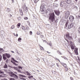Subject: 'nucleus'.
<instances>
[{"label": "nucleus", "instance_id": "f257e3e1", "mask_svg": "<svg viewBox=\"0 0 80 80\" xmlns=\"http://www.w3.org/2000/svg\"><path fill=\"white\" fill-rule=\"evenodd\" d=\"M49 19V20H51L52 22L55 21V15L54 14V13L53 12L51 14Z\"/></svg>", "mask_w": 80, "mask_h": 80}, {"label": "nucleus", "instance_id": "f03ea898", "mask_svg": "<svg viewBox=\"0 0 80 80\" xmlns=\"http://www.w3.org/2000/svg\"><path fill=\"white\" fill-rule=\"evenodd\" d=\"M9 75L11 77H14L16 79L18 78V76L17 75L14 73H13L12 72H9Z\"/></svg>", "mask_w": 80, "mask_h": 80}, {"label": "nucleus", "instance_id": "7ed1b4c3", "mask_svg": "<svg viewBox=\"0 0 80 80\" xmlns=\"http://www.w3.org/2000/svg\"><path fill=\"white\" fill-rule=\"evenodd\" d=\"M45 5L44 4H42L40 7V10L41 12H45Z\"/></svg>", "mask_w": 80, "mask_h": 80}, {"label": "nucleus", "instance_id": "20e7f679", "mask_svg": "<svg viewBox=\"0 0 80 80\" xmlns=\"http://www.w3.org/2000/svg\"><path fill=\"white\" fill-rule=\"evenodd\" d=\"M66 37L69 40H72V37L71 35H70V34L69 33H67L66 35Z\"/></svg>", "mask_w": 80, "mask_h": 80}, {"label": "nucleus", "instance_id": "39448f33", "mask_svg": "<svg viewBox=\"0 0 80 80\" xmlns=\"http://www.w3.org/2000/svg\"><path fill=\"white\" fill-rule=\"evenodd\" d=\"M64 13L66 18H68L69 17V15H70V12L68 11H65Z\"/></svg>", "mask_w": 80, "mask_h": 80}, {"label": "nucleus", "instance_id": "423d86ee", "mask_svg": "<svg viewBox=\"0 0 80 80\" xmlns=\"http://www.w3.org/2000/svg\"><path fill=\"white\" fill-rule=\"evenodd\" d=\"M65 2L64 1H62L61 2V3H60V7H65Z\"/></svg>", "mask_w": 80, "mask_h": 80}, {"label": "nucleus", "instance_id": "0eeeda50", "mask_svg": "<svg viewBox=\"0 0 80 80\" xmlns=\"http://www.w3.org/2000/svg\"><path fill=\"white\" fill-rule=\"evenodd\" d=\"M74 26V23H71V24H69L68 26V29H70V28H72Z\"/></svg>", "mask_w": 80, "mask_h": 80}, {"label": "nucleus", "instance_id": "6e6552de", "mask_svg": "<svg viewBox=\"0 0 80 80\" xmlns=\"http://www.w3.org/2000/svg\"><path fill=\"white\" fill-rule=\"evenodd\" d=\"M24 8H23V11L25 13H27V12L28 11V8L25 5H24L23 6Z\"/></svg>", "mask_w": 80, "mask_h": 80}, {"label": "nucleus", "instance_id": "1a4fd4ad", "mask_svg": "<svg viewBox=\"0 0 80 80\" xmlns=\"http://www.w3.org/2000/svg\"><path fill=\"white\" fill-rule=\"evenodd\" d=\"M69 19L70 22H73L74 20V17L73 16H70L69 17Z\"/></svg>", "mask_w": 80, "mask_h": 80}, {"label": "nucleus", "instance_id": "9d476101", "mask_svg": "<svg viewBox=\"0 0 80 80\" xmlns=\"http://www.w3.org/2000/svg\"><path fill=\"white\" fill-rule=\"evenodd\" d=\"M18 76H19L20 78V79H21V80H26V79H25L24 78H22V77H26V76L23 75H22L21 74H18Z\"/></svg>", "mask_w": 80, "mask_h": 80}, {"label": "nucleus", "instance_id": "9b49d317", "mask_svg": "<svg viewBox=\"0 0 80 80\" xmlns=\"http://www.w3.org/2000/svg\"><path fill=\"white\" fill-rule=\"evenodd\" d=\"M67 41L68 42V43H69V45H70L71 46V45H74V43L73 42H72L71 41L68 42V41L67 40Z\"/></svg>", "mask_w": 80, "mask_h": 80}, {"label": "nucleus", "instance_id": "f8f14e48", "mask_svg": "<svg viewBox=\"0 0 80 80\" xmlns=\"http://www.w3.org/2000/svg\"><path fill=\"white\" fill-rule=\"evenodd\" d=\"M55 13L58 16L59 15H60V12L58 11H55Z\"/></svg>", "mask_w": 80, "mask_h": 80}, {"label": "nucleus", "instance_id": "ddd939ff", "mask_svg": "<svg viewBox=\"0 0 80 80\" xmlns=\"http://www.w3.org/2000/svg\"><path fill=\"white\" fill-rule=\"evenodd\" d=\"M51 12V10H50V9H48L47 11V13H48L49 16H50V12Z\"/></svg>", "mask_w": 80, "mask_h": 80}, {"label": "nucleus", "instance_id": "4468645a", "mask_svg": "<svg viewBox=\"0 0 80 80\" xmlns=\"http://www.w3.org/2000/svg\"><path fill=\"white\" fill-rule=\"evenodd\" d=\"M0 74H3V77H5L7 76V75L4 74V72H2V71L1 70H0Z\"/></svg>", "mask_w": 80, "mask_h": 80}, {"label": "nucleus", "instance_id": "2eb2a0df", "mask_svg": "<svg viewBox=\"0 0 80 80\" xmlns=\"http://www.w3.org/2000/svg\"><path fill=\"white\" fill-rule=\"evenodd\" d=\"M75 53H76V55H78V48H75L74 50Z\"/></svg>", "mask_w": 80, "mask_h": 80}, {"label": "nucleus", "instance_id": "dca6fc26", "mask_svg": "<svg viewBox=\"0 0 80 80\" xmlns=\"http://www.w3.org/2000/svg\"><path fill=\"white\" fill-rule=\"evenodd\" d=\"M6 56H7V58H9L11 57L10 56V55L9 54H7V53H6Z\"/></svg>", "mask_w": 80, "mask_h": 80}, {"label": "nucleus", "instance_id": "f3484780", "mask_svg": "<svg viewBox=\"0 0 80 80\" xmlns=\"http://www.w3.org/2000/svg\"><path fill=\"white\" fill-rule=\"evenodd\" d=\"M71 47L72 50H74V48H75V45L74 44L72 45H71Z\"/></svg>", "mask_w": 80, "mask_h": 80}, {"label": "nucleus", "instance_id": "a211bd4d", "mask_svg": "<svg viewBox=\"0 0 80 80\" xmlns=\"http://www.w3.org/2000/svg\"><path fill=\"white\" fill-rule=\"evenodd\" d=\"M66 1L67 3L68 4H69V3H70V2H71L72 1L71 0H66Z\"/></svg>", "mask_w": 80, "mask_h": 80}, {"label": "nucleus", "instance_id": "6ab92c4d", "mask_svg": "<svg viewBox=\"0 0 80 80\" xmlns=\"http://www.w3.org/2000/svg\"><path fill=\"white\" fill-rule=\"evenodd\" d=\"M11 62L12 63H13V64H14V65H16V66H18V64H16V63H15V62H13V61H11Z\"/></svg>", "mask_w": 80, "mask_h": 80}, {"label": "nucleus", "instance_id": "aec40b11", "mask_svg": "<svg viewBox=\"0 0 80 80\" xmlns=\"http://www.w3.org/2000/svg\"><path fill=\"white\" fill-rule=\"evenodd\" d=\"M74 9L75 11H76V10H78V8H77V7L74 6Z\"/></svg>", "mask_w": 80, "mask_h": 80}, {"label": "nucleus", "instance_id": "412c9836", "mask_svg": "<svg viewBox=\"0 0 80 80\" xmlns=\"http://www.w3.org/2000/svg\"><path fill=\"white\" fill-rule=\"evenodd\" d=\"M62 65H63V67H65V68H66L67 67V64H63V63H61Z\"/></svg>", "mask_w": 80, "mask_h": 80}, {"label": "nucleus", "instance_id": "4be33fe9", "mask_svg": "<svg viewBox=\"0 0 80 80\" xmlns=\"http://www.w3.org/2000/svg\"><path fill=\"white\" fill-rule=\"evenodd\" d=\"M22 28L23 30V31H24V32H25V30H26V28H25V27L22 26Z\"/></svg>", "mask_w": 80, "mask_h": 80}, {"label": "nucleus", "instance_id": "5701e85b", "mask_svg": "<svg viewBox=\"0 0 80 80\" xmlns=\"http://www.w3.org/2000/svg\"><path fill=\"white\" fill-rule=\"evenodd\" d=\"M39 48L42 50H44V48L43 47L41 46H39Z\"/></svg>", "mask_w": 80, "mask_h": 80}, {"label": "nucleus", "instance_id": "b1692460", "mask_svg": "<svg viewBox=\"0 0 80 80\" xmlns=\"http://www.w3.org/2000/svg\"><path fill=\"white\" fill-rule=\"evenodd\" d=\"M26 73H27V75H29V76L31 75V74L30 73H29L28 71L26 72Z\"/></svg>", "mask_w": 80, "mask_h": 80}, {"label": "nucleus", "instance_id": "393cba45", "mask_svg": "<svg viewBox=\"0 0 80 80\" xmlns=\"http://www.w3.org/2000/svg\"><path fill=\"white\" fill-rule=\"evenodd\" d=\"M7 11L8 12H10V11H11V10H10V9L8 8H7Z\"/></svg>", "mask_w": 80, "mask_h": 80}, {"label": "nucleus", "instance_id": "a878e982", "mask_svg": "<svg viewBox=\"0 0 80 80\" xmlns=\"http://www.w3.org/2000/svg\"><path fill=\"white\" fill-rule=\"evenodd\" d=\"M57 52L58 53V54H59V55H62V54L59 51H58Z\"/></svg>", "mask_w": 80, "mask_h": 80}, {"label": "nucleus", "instance_id": "bb28decb", "mask_svg": "<svg viewBox=\"0 0 80 80\" xmlns=\"http://www.w3.org/2000/svg\"><path fill=\"white\" fill-rule=\"evenodd\" d=\"M13 12H9V15H10L11 16H12V15H13Z\"/></svg>", "mask_w": 80, "mask_h": 80}, {"label": "nucleus", "instance_id": "cd10ccee", "mask_svg": "<svg viewBox=\"0 0 80 80\" xmlns=\"http://www.w3.org/2000/svg\"><path fill=\"white\" fill-rule=\"evenodd\" d=\"M4 68H7V64H5V65L4 66Z\"/></svg>", "mask_w": 80, "mask_h": 80}, {"label": "nucleus", "instance_id": "c85d7f7f", "mask_svg": "<svg viewBox=\"0 0 80 80\" xmlns=\"http://www.w3.org/2000/svg\"><path fill=\"white\" fill-rule=\"evenodd\" d=\"M15 28V26L14 25H12V27H11V29H13Z\"/></svg>", "mask_w": 80, "mask_h": 80}, {"label": "nucleus", "instance_id": "c756f323", "mask_svg": "<svg viewBox=\"0 0 80 80\" xmlns=\"http://www.w3.org/2000/svg\"><path fill=\"white\" fill-rule=\"evenodd\" d=\"M68 23V22H67L65 25V27H67Z\"/></svg>", "mask_w": 80, "mask_h": 80}, {"label": "nucleus", "instance_id": "7c9ffc66", "mask_svg": "<svg viewBox=\"0 0 80 80\" xmlns=\"http://www.w3.org/2000/svg\"><path fill=\"white\" fill-rule=\"evenodd\" d=\"M17 71H18V72H20V73H21V71L18 69H17Z\"/></svg>", "mask_w": 80, "mask_h": 80}, {"label": "nucleus", "instance_id": "2f4dec72", "mask_svg": "<svg viewBox=\"0 0 80 80\" xmlns=\"http://www.w3.org/2000/svg\"><path fill=\"white\" fill-rule=\"evenodd\" d=\"M22 38H19L18 39V42H19V41L21 40Z\"/></svg>", "mask_w": 80, "mask_h": 80}, {"label": "nucleus", "instance_id": "473e14b6", "mask_svg": "<svg viewBox=\"0 0 80 80\" xmlns=\"http://www.w3.org/2000/svg\"><path fill=\"white\" fill-rule=\"evenodd\" d=\"M2 55H0V61H2Z\"/></svg>", "mask_w": 80, "mask_h": 80}, {"label": "nucleus", "instance_id": "72a5a7b5", "mask_svg": "<svg viewBox=\"0 0 80 80\" xmlns=\"http://www.w3.org/2000/svg\"><path fill=\"white\" fill-rule=\"evenodd\" d=\"M9 80H15V79L13 78H10Z\"/></svg>", "mask_w": 80, "mask_h": 80}, {"label": "nucleus", "instance_id": "f704fd0d", "mask_svg": "<svg viewBox=\"0 0 80 80\" xmlns=\"http://www.w3.org/2000/svg\"><path fill=\"white\" fill-rule=\"evenodd\" d=\"M17 60H19V61H20L21 60V59H20V58L18 57V58H17Z\"/></svg>", "mask_w": 80, "mask_h": 80}, {"label": "nucleus", "instance_id": "c9c22d12", "mask_svg": "<svg viewBox=\"0 0 80 80\" xmlns=\"http://www.w3.org/2000/svg\"><path fill=\"white\" fill-rule=\"evenodd\" d=\"M20 25H21V24H20V23H18V27H20Z\"/></svg>", "mask_w": 80, "mask_h": 80}, {"label": "nucleus", "instance_id": "e433bc0d", "mask_svg": "<svg viewBox=\"0 0 80 80\" xmlns=\"http://www.w3.org/2000/svg\"><path fill=\"white\" fill-rule=\"evenodd\" d=\"M13 68L15 70H17V69H18V68H17V67H14Z\"/></svg>", "mask_w": 80, "mask_h": 80}, {"label": "nucleus", "instance_id": "4c0bfd02", "mask_svg": "<svg viewBox=\"0 0 80 80\" xmlns=\"http://www.w3.org/2000/svg\"><path fill=\"white\" fill-rule=\"evenodd\" d=\"M18 68L19 69L20 68L21 69H22V68H22V67H21L20 66H18Z\"/></svg>", "mask_w": 80, "mask_h": 80}, {"label": "nucleus", "instance_id": "58836bf2", "mask_svg": "<svg viewBox=\"0 0 80 80\" xmlns=\"http://www.w3.org/2000/svg\"><path fill=\"white\" fill-rule=\"evenodd\" d=\"M34 2L35 3H37V1L36 0H34Z\"/></svg>", "mask_w": 80, "mask_h": 80}, {"label": "nucleus", "instance_id": "ea45409f", "mask_svg": "<svg viewBox=\"0 0 80 80\" xmlns=\"http://www.w3.org/2000/svg\"><path fill=\"white\" fill-rule=\"evenodd\" d=\"M22 19V18H21V17H19V18H18V20H21V19Z\"/></svg>", "mask_w": 80, "mask_h": 80}, {"label": "nucleus", "instance_id": "a19ab883", "mask_svg": "<svg viewBox=\"0 0 80 80\" xmlns=\"http://www.w3.org/2000/svg\"><path fill=\"white\" fill-rule=\"evenodd\" d=\"M3 58L4 60H5L7 59V58L6 57H3Z\"/></svg>", "mask_w": 80, "mask_h": 80}, {"label": "nucleus", "instance_id": "79ce46f5", "mask_svg": "<svg viewBox=\"0 0 80 80\" xmlns=\"http://www.w3.org/2000/svg\"><path fill=\"white\" fill-rule=\"evenodd\" d=\"M24 20H27L28 19V18L27 17H25L24 18Z\"/></svg>", "mask_w": 80, "mask_h": 80}, {"label": "nucleus", "instance_id": "37998d69", "mask_svg": "<svg viewBox=\"0 0 80 80\" xmlns=\"http://www.w3.org/2000/svg\"><path fill=\"white\" fill-rule=\"evenodd\" d=\"M5 56H6V54H3L2 55L3 57H5Z\"/></svg>", "mask_w": 80, "mask_h": 80}, {"label": "nucleus", "instance_id": "c03bdc74", "mask_svg": "<svg viewBox=\"0 0 80 80\" xmlns=\"http://www.w3.org/2000/svg\"><path fill=\"white\" fill-rule=\"evenodd\" d=\"M0 50L1 51V52H3V48H0Z\"/></svg>", "mask_w": 80, "mask_h": 80}, {"label": "nucleus", "instance_id": "a18cd8bd", "mask_svg": "<svg viewBox=\"0 0 80 80\" xmlns=\"http://www.w3.org/2000/svg\"><path fill=\"white\" fill-rule=\"evenodd\" d=\"M28 78H33V76H32L30 77H28Z\"/></svg>", "mask_w": 80, "mask_h": 80}, {"label": "nucleus", "instance_id": "49530a36", "mask_svg": "<svg viewBox=\"0 0 80 80\" xmlns=\"http://www.w3.org/2000/svg\"><path fill=\"white\" fill-rule=\"evenodd\" d=\"M14 62H16V63H18V61H17L16 60H14Z\"/></svg>", "mask_w": 80, "mask_h": 80}, {"label": "nucleus", "instance_id": "de8ad7c7", "mask_svg": "<svg viewBox=\"0 0 80 80\" xmlns=\"http://www.w3.org/2000/svg\"><path fill=\"white\" fill-rule=\"evenodd\" d=\"M65 70V71H68V68H66Z\"/></svg>", "mask_w": 80, "mask_h": 80}, {"label": "nucleus", "instance_id": "09e8293b", "mask_svg": "<svg viewBox=\"0 0 80 80\" xmlns=\"http://www.w3.org/2000/svg\"><path fill=\"white\" fill-rule=\"evenodd\" d=\"M20 13H22V14H23V12H22V10H20Z\"/></svg>", "mask_w": 80, "mask_h": 80}, {"label": "nucleus", "instance_id": "8fccbe9b", "mask_svg": "<svg viewBox=\"0 0 80 80\" xmlns=\"http://www.w3.org/2000/svg\"><path fill=\"white\" fill-rule=\"evenodd\" d=\"M37 35H40V32H37Z\"/></svg>", "mask_w": 80, "mask_h": 80}, {"label": "nucleus", "instance_id": "3c124183", "mask_svg": "<svg viewBox=\"0 0 80 80\" xmlns=\"http://www.w3.org/2000/svg\"><path fill=\"white\" fill-rule=\"evenodd\" d=\"M49 45L50 46H52V44H51V42H49Z\"/></svg>", "mask_w": 80, "mask_h": 80}, {"label": "nucleus", "instance_id": "603ef678", "mask_svg": "<svg viewBox=\"0 0 80 80\" xmlns=\"http://www.w3.org/2000/svg\"><path fill=\"white\" fill-rule=\"evenodd\" d=\"M11 59H12V60H13V61L14 62V61H15V59H14V58H12Z\"/></svg>", "mask_w": 80, "mask_h": 80}, {"label": "nucleus", "instance_id": "864d4df0", "mask_svg": "<svg viewBox=\"0 0 80 80\" xmlns=\"http://www.w3.org/2000/svg\"><path fill=\"white\" fill-rule=\"evenodd\" d=\"M6 62V63H8V60L7 59Z\"/></svg>", "mask_w": 80, "mask_h": 80}, {"label": "nucleus", "instance_id": "5fc2aeb1", "mask_svg": "<svg viewBox=\"0 0 80 80\" xmlns=\"http://www.w3.org/2000/svg\"><path fill=\"white\" fill-rule=\"evenodd\" d=\"M70 79H71V80H73V78H72V77H71L70 78Z\"/></svg>", "mask_w": 80, "mask_h": 80}, {"label": "nucleus", "instance_id": "6e6d98bb", "mask_svg": "<svg viewBox=\"0 0 80 80\" xmlns=\"http://www.w3.org/2000/svg\"><path fill=\"white\" fill-rule=\"evenodd\" d=\"M30 34L31 35H32V31L30 32Z\"/></svg>", "mask_w": 80, "mask_h": 80}, {"label": "nucleus", "instance_id": "4d7b16f0", "mask_svg": "<svg viewBox=\"0 0 80 80\" xmlns=\"http://www.w3.org/2000/svg\"><path fill=\"white\" fill-rule=\"evenodd\" d=\"M56 64L57 65V67H59V65H58V64H57V63Z\"/></svg>", "mask_w": 80, "mask_h": 80}, {"label": "nucleus", "instance_id": "13d9d810", "mask_svg": "<svg viewBox=\"0 0 80 80\" xmlns=\"http://www.w3.org/2000/svg\"><path fill=\"white\" fill-rule=\"evenodd\" d=\"M43 37V35H41V37Z\"/></svg>", "mask_w": 80, "mask_h": 80}, {"label": "nucleus", "instance_id": "bf43d9fd", "mask_svg": "<svg viewBox=\"0 0 80 80\" xmlns=\"http://www.w3.org/2000/svg\"><path fill=\"white\" fill-rule=\"evenodd\" d=\"M55 59H56V60H58V59L57 58H55Z\"/></svg>", "mask_w": 80, "mask_h": 80}, {"label": "nucleus", "instance_id": "052dcab7", "mask_svg": "<svg viewBox=\"0 0 80 80\" xmlns=\"http://www.w3.org/2000/svg\"><path fill=\"white\" fill-rule=\"evenodd\" d=\"M18 34H16V37H18Z\"/></svg>", "mask_w": 80, "mask_h": 80}, {"label": "nucleus", "instance_id": "680f3d73", "mask_svg": "<svg viewBox=\"0 0 80 80\" xmlns=\"http://www.w3.org/2000/svg\"><path fill=\"white\" fill-rule=\"evenodd\" d=\"M58 0H55V1H54V2H57V1Z\"/></svg>", "mask_w": 80, "mask_h": 80}, {"label": "nucleus", "instance_id": "e2e57ef3", "mask_svg": "<svg viewBox=\"0 0 80 80\" xmlns=\"http://www.w3.org/2000/svg\"><path fill=\"white\" fill-rule=\"evenodd\" d=\"M42 60L44 61V62H45V61L44 60V58H42Z\"/></svg>", "mask_w": 80, "mask_h": 80}, {"label": "nucleus", "instance_id": "0e129e2a", "mask_svg": "<svg viewBox=\"0 0 80 80\" xmlns=\"http://www.w3.org/2000/svg\"><path fill=\"white\" fill-rule=\"evenodd\" d=\"M43 42H45V43H47V42L45 41V40H43Z\"/></svg>", "mask_w": 80, "mask_h": 80}, {"label": "nucleus", "instance_id": "69168bd1", "mask_svg": "<svg viewBox=\"0 0 80 80\" xmlns=\"http://www.w3.org/2000/svg\"><path fill=\"white\" fill-rule=\"evenodd\" d=\"M11 52H12V53H14V52H13V51H12Z\"/></svg>", "mask_w": 80, "mask_h": 80}, {"label": "nucleus", "instance_id": "338daca9", "mask_svg": "<svg viewBox=\"0 0 80 80\" xmlns=\"http://www.w3.org/2000/svg\"><path fill=\"white\" fill-rule=\"evenodd\" d=\"M58 60L59 61V62H60V60L59 59H58Z\"/></svg>", "mask_w": 80, "mask_h": 80}, {"label": "nucleus", "instance_id": "774afa93", "mask_svg": "<svg viewBox=\"0 0 80 80\" xmlns=\"http://www.w3.org/2000/svg\"><path fill=\"white\" fill-rule=\"evenodd\" d=\"M77 0H75V1H76V2H77Z\"/></svg>", "mask_w": 80, "mask_h": 80}]
</instances>
